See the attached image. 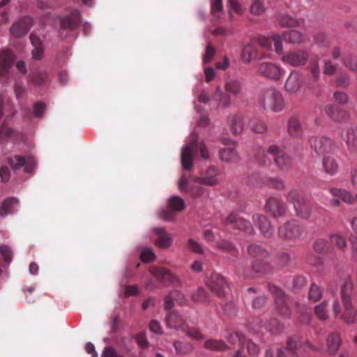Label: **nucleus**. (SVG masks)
Instances as JSON below:
<instances>
[{
  "label": "nucleus",
  "mask_w": 357,
  "mask_h": 357,
  "mask_svg": "<svg viewBox=\"0 0 357 357\" xmlns=\"http://www.w3.org/2000/svg\"><path fill=\"white\" fill-rule=\"evenodd\" d=\"M257 42L260 46L266 50H270L272 47V43H273L276 53L278 54L282 53L283 47L281 37L278 33L273 34L271 38L261 36L257 39Z\"/></svg>",
  "instance_id": "393cba45"
},
{
  "label": "nucleus",
  "mask_w": 357,
  "mask_h": 357,
  "mask_svg": "<svg viewBox=\"0 0 357 357\" xmlns=\"http://www.w3.org/2000/svg\"><path fill=\"white\" fill-rule=\"evenodd\" d=\"M168 206L174 211L178 213L184 209L185 203L178 196H172L169 199Z\"/></svg>",
  "instance_id": "8fccbe9b"
},
{
  "label": "nucleus",
  "mask_w": 357,
  "mask_h": 357,
  "mask_svg": "<svg viewBox=\"0 0 357 357\" xmlns=\"http://www.w3.org/2000/svg\"><path fill=\"white\" fill-rule=\"evenodd\" d=\"M219 171L213 166L208 167L204 172L201 173L200 176H195V183L208 186H214L219 183Z\"/></svg>",
  "instance_id": "a211bd4d"
},
{
  "label": "nucleus",
  "mask_w": 357,
  "mask_h": 357,
  "mask_svg": "<svg viewBox=\"0 0 357 357\" xmlns=\"http://www.w3.org/2000/svg\"><path fill=\"white\" fill-rule=\"evenodd\" d=\"M312 318V314L310 312H306L304 308H302L299 311L298 320L301 324L308 325L310 323Z\"/></svg>",
  "instance_id": "338daca9"
},
{
  "label": "nucleus",
  "mask_w": 357,
  "mask_h": 357,
  "mask_svg": "<svg viewBox=\"0 0 357 357\" xmlns=\"http://www.w3.org/2000/svg\"><path fill=\"white\" fill-rule=\"evenodd\" d=\"M307 348L311 350H317V348L309 340L297 342L293 338H289L285 349L284 350L282 349H278L277 357H287V352L291 357H300L303 351Z\"/></svg>",
  "instance_id": "20e7f679"
},
{
  "label": "nucleus",
  "mask_w": 357,
  "mask_h": 357,
  "mask_svg": "<svg viewBox=\"0 0 357 357\" xmlns=\"http://www.w3.org/2000/svg\"><path fill=\"white\" fill-rule=\"evenodd\" d=\"M18 204V200L14 197L4 200L0 207V216L4 217L13 212V208Z\"/></svg>",
  "instance_id": "de8ad7c7"
},
{
  "label": "nucleus",
  "mask_w": 357,
  "mask_h": 357,
  "mask_svg": "<svg viewBox=\"0 0 357 357\" xmlns=\"http://www.w3.org/2000/svg\"><path fill=\"white\" fill-rule=\"evenodd\" d=\"M173 347L178 355H186L192 352L194 347L192 343L188 341L176 340Z\"/></svg>",
  "instance_id": "e433bc0d"
},
{
  "label": "nucleus",
  "mask_w": 357,
  "mask_h": 357,
  "mask_svg": "<svg viewBox=\"0 0 357 357\" xmlns=\"http://www.w3.org/2000/svg\"><path fill=\"white\" fill-rule=\"evenodd\" d=\"M304 232V227L296 220L292 219L278 227V236L285 241H296Z\"/></svg>",
  "instance_id": "7ed1b4c3"
},
{
  "label": "nucleus",
  "mask_w": 357,
  "mask_h": 357,
  "mask_svg": "<svg viewBox=\"0 0 357 357\" xmlns=\"http://www.w3.org/2000/svg\"><path fill=\"white\" fill-rule=\"evenodd\" d=\"M225 226L227 229H236L248 234H253L255 230L251 223L239 216L238 213L233 212L225 220Z\"/></svg>",
  "instance_id": "6e6552de"
},
{
  "label": "nucleus",
  "mask_w": 357,
  "mask_h": 357,
  "mask_svg": "<svg viewBox=\"0 0 357 357\" xmlns=\"http://www.w3.org/2000/svg\"><path fill=\"white\" fill-rule=\"evenodd\" d=\"M324 289L315 283H312L310 286L308 298L313 302L319 301L323 296Z\"/></svg>",
  "instance_id": "09e8293b"
},
{
  "label": "nucleus",
  "mask_w": 357,
  "mask_h": 357,
  "mask_svg": "<svg viewBox=\"0 0 357 357\" xmlns=\"http://www.w3.org/2000/svg\"><path fill=\"white\" fill-rule=\"evenodd\" d=\"M342 137L349 151H357V126H351L344 128Z\"/></svg>",
  "instance_id": "5701e85b"
},
{
  "label": "nucleus",
  "mask_w": 357,
  "mask_h": 357,
  "mask_svg": "<svg viewBox=\"0 0 357 357\" xmlns=\"http://www.w3.org/2000/svg\"><path fill=\"white\" fill-rule=\"evenodd\" d=\"M252 220L255 225L259 227L264 237L269 238L273 236L274 228L266 216L261 214H255L252 216Z\"/></svg>",
  "instance_id": "6ab92c4d"
},
{
  "label": "nucleus",
  "mask_w": 357,
  "mask_h": 357,
  "mask_svg": "<svg viewBox=\"0 0 357 357\" xmlns=\"http://www.w3.org/2000/svg\"><path fill=\"white\" fill-rule=\"evenodd\" d=\"M157 238L155 245L160 248L167 249L172 243V238L169 233L164 228L157 227L153 229Z\"/></svg>",
  "instance_id": "c756f323"
},
{
  "label": "nucleus",
  "mask_w": 357,
  "mask_h": 357,
  "mask_svg": "<svg viewBox=\"0 0 357 357\" xmlns=\"http://www.w3.org/2000/svg\"><path fill=\"white\" fill-rule=\"evenodd\" d=\"M295 214L301 219L307 220L312 214V205L306 199L303 202L293 206Z\"/></svg>",
  "instance_id": "2f4dec72"
},
{
  "label": "nucleus",
  "mask_w": 357,
  "mask_h": 357,
  "mask_svg": "<svg viewBox=\"0 0 357 357\" xmlns=\"http://www.w3.org/2000/svg\"><path fill=\"white\" fill-rule=\"evenodd\" d=\"M258 51L252 44H248L243 47L241 54L242 59L245 63H250L251 61L257 58Z\"/></svg>",
  "instance_id": "4c0bfd02"
},
{
  "label": "nucleus",
  "mask_w": 357,
  "mask_h": 357,
  "mask_svg": "<svg viewBox=\"0 0 357 357\" xmlns=\"http://www.w3.org/2000/svg\"><path fill=\"white\" fill-rule=\"evenodd\" d=\"M287 133L294 139H301L304 135V130L298 117L291 116L287 122Z\"/></svg>",
  "instance_id": "a878e982"
},
{
  "label": "nucleus",
  "mask_w": 357,
  "mask_h": 357,
  "mask_svg": "<svg viewBox=\"0 0 357 357\" xmlns=\"http://www.w3.org/2000/svg\"><path fill=\"white\" fill-rule=\"evenodd\" d=\"M228 341L229 343L232 344H236V343H238V345L241 347H244V344L245 343V337L243 335H242L241 333H231L228 337Z\"/></svg>",
  "instance_id": "bf43d9fd"
},
{
  "label": "nucleus",
  "mask_w": 357,
  "mask_h": 357,
  "mask_svg": "<svg viewBox=\"0 0 357 357\" xmlns=\"http://www.w3.org/2000/svg\"><path fill=\"white\" fill-rule=\"evenodd\" d=\"M140 257L143 262L149 263L155 259V255L151 248H144L141 253Z\"/></svg>",
  "instance_id": "774afa93"
},
{
  "label": "nucleus",
  "mask_w": 357,
  "mask_h": 357,
  "mask_svg": "<svg viewBox=\"0 0 357 357\" xmlns=\"http://www.w3.org/2000/svg\"><path fill=\"white\" fill-rule=\"evenodd\" d=\"M227 125L234 135L241 134L245 126L243 115L240 112L229 115Z\"/></svg>",
  "instance_id": "4be33fe9"
},
{
  "label": "nucleus",
  "mask_w": 357,
  "mask_h": 357,
  "mask_svg": "<svg viewBox=\"0 0 357 357\" xmlns=\"http://www.w3.org/2000/svg\"><path fill=\"white\" fill-rule=\"evenodd\" d=\"M190 142L186 144L181 152V164L185 170H190L194 165L193 158L198 149L202 158L208 159L209 153L203 142H198V136L195 134L191 136Z\"/></svg>",
  "instance_id": "f257e3e1"
},
{
  "label": "nucleus",
  "mask_w": 357,
  "mask_h": 357,
  "mask_svg": "<svg viewBox=\"0 0 357 357\" xmlns=\"http://www.w3.org/2000/svg\"><path fill=\"white\" fill-rule=\"evenodd\" d=\"M267 153L273 157L275 164L281 172H287L291 169V156L282 151L278 145H270L267 149Z\"/></svg>",
  "instance_id": "39448f33"
},
{
  "label": "nucleus",
  "mask_w": 357,
  "mask_h": 357,
  "mask_svg": "<svg viewBox=\"0 0 357 357\" xmlns=\"http://www.w3.org/2000/svg\"><path fill=\"white\" fill-rule=\"evenodd\" d=\"M250 129L257 133H264L267 130L266 125L260 119H253L250 122Z\"/></svg>",
  "instance_id": "864d4df0"
},
{
  "label": "nucleus",
  "mask_w": 357,
  "mask_h": 357,
  "mask_svg": "<svg viewBox=\"0 0 357 357\" xmlns=\"http://www.w3.org/2000/svg\"><path fill=\"white\" fill-rule=\"evenodd\" d=\"M178 188L181 192H188L194 198L201 197L206 190L202 186L190 184L184 175L181 176L180 178Z\"/></svg>",
  "instance_id": "412c9836"
},
{
  "label": "nucleus",
  "mask_w": 357,
  "mask_h": 357,
  "mask_svg": "<svg viewBox=\"0 0 357 357\" xmlns=\"http://www.w3.org/2000/svg\"><path fill=\"white\" fill-rule=\"evenodd\" d=\"M266 184L278 190H283L286 188L284 181L278 177H270L266 181Z\"/></svg>",
  "instance_id": "5fc2aeb1"
},
{
  "label": "nucleus",
  "mask_w": 357,
  "mask_h": 357,
  "mask_svg": "<svg viewBox=\"0 0 357 357\" xmlns=\"http://www.w3.org/2000/svg\"><path fill=\"white\" fill-rule=\"evenodd\" d=\"M313 249L317 253H325L328 249V241L324 238L316 240L313 244Z\"/></svg>",
  "instance_id": "13d9d810"
},
{
  "label": "nucleus",
  "mask_w": 357,
  "mask_h": 357,
  "mask_svg": "<svg viewBox=\"0 0 357 357\" xmlns=\"http://www.w3.org/2000/svg\"><path fill=\"white\" fill-rule=\"evenodd\" d=\"M191 298L193 301L199 303H208L211 301L208 293L203 287H199L194 291Z\"/></svg>",
  "instance_id": "c03bdc74"
},
{
  "label": "nucleus",
  "mask_w": 357,
  "mask_h": 357,
  "mask_svg": "<svg viewBox=\"0 0 357 357\" xmlns=\"http://www.w3.org/2000/svg\"><path fill=\"white\" fill-rule=\"evenodd\" d=\"M247 252L254 260L266 259L270 257V252L261 245L252 243L248 246Z\"/></svg>",
  "instance_id": "cd10ccee"
},
{
  "label": "nucleus",
  "mask_w": 357,
  "mask_h": 357,
  "mask_svg": "<svg viewBox=\"0 0 357 357\" xmlns=\"http://www.w3.org/2000/svg\"><path fill=\"white\" fill-rule=\"evenodd\" d=\"M331 192L335 197H340L344 202L348 204H355L356 195L354 196L347 190L341 188H332Z\"/></svg>",
  "instance_id": "f704fd0d"
},
{
  "label": "nucleus",
  "mask_w": 357,
  "mask_h": 357,
  "mask_svg": "<svg viewBox=\"0 0 357 357\" xmlns=\"http://www.w3.org/2000/svg\"><path fill=\"white\" fill-rule=\"evenodd\" d=\"M264 260L260 259L252 261V268L255 273L268 274L272 271V265Z\"/></svg>",
  "instance_id": "c9c22d12"
},
{
  "label": "nucleus",
  "mask_w": 357,
  "mask_h": 357,
  "mask_svg": "<svg viewBox=\"0 0 357 357\" xmlns=\"http://www.w3.org/2000/svg\"><path fill=\"white\" fill-rule=\"evenodd\" d=\"M183 331L185 333L186 336L190 339L201 340L204 338L201 331L195 327L186 326Z\"/></svg>",
  "instance_id": "603ef678"
},
{
  "label": "nucleus",
  "mask_w": 357,
  "mask_h": 357,
  "mask_svg": "<svg viewBox=\"0 0 357 357\" xmlns=\"http://www.w3.org/2000/svg\"><path fill=\"white\" fill-rule=\"evenodd\" d=\"M267 151L259 150L256 155V160L259 164L264 166H269L271 164V159L267 155Z\"/></svg>",
  "instance_id": "e2e57ef3"
},
{
  "label": "nucleus",
  "mask_w": 357,
  "mask_h": 357,
  "mask_svg": "<svg viewBox=\"0 0 357 357\" xmlns=\"http://www.w3.org/2000/svg\"><path fill=\"white\" fill-rule=\"evenodd\" d=\"M215 54V49L211 43H208L206 47L205 54L203 57V63L204 64L209 63L213 58Z\"/></svg>",
  "instance_id": "69168bd1"
},
{
  "label": "nucleus",
  "mask_w": 357,
  "mask_h": 357,
  "mask_svg": "<svg viewBox=\"0 0 357 357\" xmlns=\"http://www.w3.org/2000/svg\"><path fill=\"white\" fill-rule=\"evenodd\" d=\"M323 169L328 174L334 175L338 171V164L336 160L331 157H324L322 161Z\"/></svg>",
  "instance_id": "79ce46f5"
},
{
  "label": "nucleus",
  "mask_w": 357,
  "mask_h": 357,
  "mask_svg": "<svg viewBox=\"0 0 357 357\" xmlns=\"http://www.w3.org/2000/svg\"><path fill=\"white\" fill-rule=\"evenodd\" d=\"M33 26V19L29 16H24L16 20L10 26L9 31L15 38H20L26 36Z\"/></svg>",
  "instance_id": "9b49d317"
},
{
  "label": "nucleus",
  "mask_w": 357,
  "mask_h": 357,
  "mask_svg": "<svg viewBox=\"0 0 357 357\" xmlns=\"http://www.w3.org/2000/svg\"><path fill=\"white\" fill-rule=\"evenodd\" d=\"M333 98L335 102L340 105H347L349 102V95L342 91H335Z\"/></svg>",
  "instance_id": "052dcab7"
},
{
  "label": "nucleus",
  "mask_w": 357,
  "mask_h": 357,
  "mask_svg": "<svg viewBox=\"0 0 357 357\" xmlns=\"http://www.w3.org/2000/svg\"><path fill=\"white\" fill-rule=\"evenodd\" d=\"M265 209L273 218H280L285 215L287 206L282 199L273 197L266 200Z\"/></svg>",
  "instance_id": "dca6fc26"
},
{
  "label": "nucleus",
  "mask_w": 357,
  "mask_h": 357,
  "mask_svg": "<svg viewBox=\"0 0 357 357\" xmlns=\"http://www.w3.org/2000/svg\"><path fill=\"white\" fill-rule=\"evenodd\" d=\"M342 344V338L340 333L334 332L331 333L326 340L327 351L334 356L337 354Z\"/></svg>",
  "instance_id": "7c9ffc66"
},
{
  "label": "nucleus",
  "mask_w": 357,
  "mask_h": 357,
  "mask_svg": "<svg viewBox=\"0 0 357 357\" xmlns=\"http://www.w3.org/2000/svg\"><path fill=\"white\" fill-rule=\"evenodd\" d=\"M353 288L354 284L350 279H347L344 281L342 289H341V298L342 303H351V298L353 296Z\"/></svg>",
  "instance_id": "72a5a7b5"
},
{
  "label": "nucleus",
  "mask_w": 357,
  "mask_h": 357,
  "mask_svg": "<svg viewBox=\"0 0 357 357\" xmlns=\"http://www.w3.org/2000/svg\"><path fill=\"white\" fill-rule=\"evenodd\" d=\"M257 73L271 80L279 81L284 74V69L275 63L264 61L258 64Z\"/></svg>",
  "instance_id": "423d86ee"
},
{
  "label": "nucleus",
  "mask_w": 357,
  "mask_h": 357,
  "mask_svg": "<svg viewBox=\"0 0 357 357\" xmlns=\"http://www.w3.org/2000/svg\"><path fill=\"white\" fill-rule=\"evenodd\" d=\"M213 98L218 102L220 105L223 107H228L231 103L230 96L229 94L225 93L219 86H218L215 89Z\"/></svg>",
  "instance_id": "49530a36"
},
{
  "label": "nucleus",
  "mask_w": 357,
  "mask_h": 357,
  "mask_svg": "<svg viewBox=\"0 0 357 357\" xmlns=\"http://www.w3.org/2000/svg\"><path fill=\"white\" fill-rule=\"evenodd\" d=\"M326 114L334 122L342 123L350 118V112L346 109L335 104H328L325 106Z\"/></svg>",
  "instance_id": "2eb2a0df"
},
{
  "label": "nucleus",
  "mask_w": 357,
  "mask_h": 357,
  "mask_svg": "<svg viewBox=\"0 0 357 357\" xmlns=\"http://www.w3.org/2000/svg\"><path fill=\"white\" fill-rule=\"evenodd\" d=\"M314 314L320 320H326L328 319V312L326 310V303H321L314 307Z\"/></svg>",
  "instance_id": "680f3d73"
},
{
  "label": "nucleus",
  "mask_w": 357,
  "mask_h": 357,
  "mask_svg": "<svg viewBox=\"0 0 357 357\" xmlns=\"http://www.w3.org/2000/svg\"><path fill=\"white\" fill-rule=\"evenodd\" d=\"M343 63L346 68L357 73V56L348 54L343 58Z\"/></svg>",
  "instance_id": "3c124183"
},
{
  "label": "nucleus",
  "mask_w": 357,
  "mask_h": 357,
  "mask_svg": "<svg viewBox=\"0 0 357 357\" xmlns=\"http://www.w3.org/2000/svg\"><path fill=\"white\" fill-rule=\"evenodd\" d=\"M221 160L228 162H236L238 159V155L234 148H225L221 149L219 153Z\"/></svg>",
  "instance_id": "58836bf2"
},
{
  "label": "nucleus",
  "mask_w": 357,
  "mask_h": 357,
  "mask_svg": "<svg viewBox=\"0 0 357 357\" xmlns=\"http://www.w3.org/2000/svg\"><path fill=\"white\" fill-rule=\"evenodd\" d=\"M0 253L3 258V260L7 264H10L13 259V251L7 245H2L0 246Z\"/></svg>",
  "instance_id": "0e129e2a"
},
{
  "label": "nucleus",
  "mask_w": 357,
  "mask_h": 357,
  "mask_svg": "<svg viewBox=\"0 0 357 357\" xmlns=\"http://www.w3.org/2000/svg\"><path fill=\"white\" fill-rule=\"evenodd\" d=\"M165 322L168 328L182 331L187 326L186 320L176 311L167 313L165 316Z\"/></svg>",
  "instance_id": "b1692460"
},
{
  "label": "nucleus",
  "mask_w": 357,
  "mask_h": 357,
  "mask_svg": "<svg viewBox=\"0 0 357 357\" xmlns=\"http://www.w3.org/2000/svg\"><path fill=\"white\" fill-rule=\"evenodd\" d=\"M225 89L234 96H238L242 91L241 82L236 79H228L225 83Z\"/></svg>",
  "instance_id": "37998d69"
},
{
  "label": "nucleus",
  "mask_w": 357,
  "mask_h": 357,
  "mask_svg": "<svg viewBox=\"0 0 357 357\" xmlns=\"http://www.w3.org/2000/svg\"><path fill=\"white\" fill-rule=\"evenodd\" d=\"M263 107L275 112H281L285 105L282 93L275 88L266 89L261 100Z\"/></svg>",
  "instance_id": "f03ea898"
},
{
  "label": "nucleus",
  "mask_w": 357,
  "mask_h": 357,
  "mask_svg": "<svg viewBox=\"0 0 357 357\" xmlns=\"http://www.w3.org/2000/svg\"><path fill=\"white\" fill-rule=\"evenodd\" d=\"M303 84L302 75L298 71L293 70L289 75L285 82V90L290 94H295L299 91Z\"/></svg>",
  "instance_id": "aec40b11"
},
{
  "label": "nucleus",
  "mask_w": 357,
  "mask_h": 357,
  "mask_svg": "<svg viewBox=\"0 0 357 357\" xmlns=\"http://www.w3.org/2000/svg\"><path fill=\"white\" fill-rule=\"evenodd\" d=\"M15 56L10 50H3L0 52V76H4L12 66Z\"/></svg>",
  "instance_id": "bb28decb"
},
{
  "label": "nucleus",
  "mask_w": 357,
  "mask_h": 357,
  "mask_svg": "<svg viewBox=\"0 0 357 357\" xmlns=\"http://www.w3.org/2000/svg\"><path fill=\"white\" fill-rule=\"evenodd\" d=\"M150 273L165 285H180L178 279L166 268L153 266L150 268Z\"/></svg>",
  "instance_id": "4468645a"
},
{
  "label": "nucleus",
  "mask_w": 357,
  "mask_h": 357,
  "mask_svg": "<svg viewBox=\"0 0 357 357\" xmlns=\"http://www.w3.org/2000/svg\"><path fill=\"white\" fill-rule=\"evenodd\" d=\"M343 312L341 313V307L337 301L333 303V310L335 316H340V319L347 324H354L357 322V309L355 308L352 302L342 303Z\"/></svg>",
  "instance_id": "1a4fd4ad"
},
{
  "label": "nucleus",
  "mask_w": 357,
  "mask_h": 357,
  "mask_svg": "<svg viewBox=\"0 0 357 357\" xmlns=\"http://www.w3.org/2000/svg\"><path fill=\"white\" fill-rule=\"evenodd\" d=\"M8 163L14 171H17L23 167L26 173H31L36 168V162L33 158H24L20 155H15L8 158Z\"/></svg>",
  "instance_id": "f8f14e48"
},
{
  "label": "nucleus",
  "mask_w": 357,
  "mask_h": 357,
  "mask_svg": "<svg viewBox=\"0 0 357 357\" xmlns=\"http://www.w3.org/2000/svg\"><path fill=\"white\" fill-rule=\"evenodd\" d=\"M208 289L217 296L223 297L227 283L225 278L219 273H213L206 282Z\"/></svg>",
  "instance_id": "ddd939ff"
},
{
  "label": "nucleus",
  "mask_w": 357,
  "mask_h": 357,
  "mask_svg": "<svg viewBox=\"0 0 357 357\" xmlns=\"http://www.w3.org/2000/svg\"><path fill=\"white\" fill-rule=\"evenodd\" d=\"M309 69L314 80H319L320 77V68L318 58H316L310 62Z\"/></svg>",
  "instance_id": "6e6d98bb"
},
{
  "label": "nucleus",
  "mask_w": 357,
  "mask_h": 357,
  "mask_svg": "<svg viewBox=\"0 0 357 357\" xmlns=\"http://www.w3.org/2000/svg\"><path fill=\"white\" fill-rule=\"evenodd\" d=\"M61 26L66 29H75L81 22L80 13L78 10H73L70 15L61 18Z\"/></svg>",
  "instance_id": "c85d7f7f"
},
{
  "label": "nucleus",
  "mask_w": 357,
  "mask_h": 357,
  "mask_svg": "<svg viewBox=\"0 0 357 357\" xmlns=\"http://www.w3.org/2000/svg\"><path fill=\"white\" fill-rule=\"evenodd\" d=\"M278 22L282 26L295 27L298 25L297 20L290 15H282L278 19Z\"/></svg>",
  "instance_id": "4d7b16f0"
},
{
  "label": "nucleus",
  "mask_w": 357,
  "mask_h": 357,
  "mask_svg": "<svg viewBox=\"0 0 357 357\" xmlns=\"http://www.w3.org/2000/svg\"><path fill=\"white\" fill-rule=\"evenodd\" d=\"M216 247L222 250H224L232 256H237L238 255V250L235 245L227 240L223 239L216 243Z\"/></svg>",
  "instance_id": "a18cd8bd"
},
{
  "label": "nucleus",
  "mask_w": 357,
  "mask_h": 357,
  "mask_svg": "<svg viewBox=\"0 0 357 357\" xmlns=\"http://www.w3.org/2000/svg\"><path fill=\"white\" fill-rule=\"evenodd\" d=\"M282 38L289 43H301L303 41V35L298 31L290 30L282 34Z\"/></svg>",
  "instance_id": "a19ab883"
},
{
  "label": "nucleus",
  "mask_w": 357,
  "mask_h": 357,
  "mask_svg": "<svg viewBox=\"0 0 357 357\" xmlns=\"http://www.w3.org/2000/svg\"><path fill=\"white\" fill-rule=\"evenodd\" d=\"M268 289L270 293L274 296L275 302L278 313L284 317H289L291 310L287 305V297L285 293L273 284H268Z\"/></svg>",
  "instance_id": "0eeeda50"
},
{
  "label": "nucleus",
  "mask_w": 357,
  "mask_h": 357,
  "mask_svg": "<svg viewBox=\"0 0 357 357\" xmlns=\"http://www.w3.org/2000/svg\"><path fill=\"white\" fill-rule=\"evenodd\" d=\"M312 149L319 154L329 153L333 150L332 140L326 136H313L310 139Z\"/></svg>",
  "instance_id": "f3484780"
},
{
  "label": "nucleus",
  "mask_w": 357,
  "mask_h": 357,
  "mask_svg": "<svg viewBox=\"0 0 357 357\" xmlns=\"http://www.w3.org/2000/svg\"><path fill=\"white\" fill-rule=\"evenodd\" d=\"M281 60L283 63L294 68H301L305 66L309 61L308 52L303 50H292L284 54Z\"/></svg>",
  "instance_id": "9d476101"
},
{
  "label": "nucleus",
  "mask_w": 357,
  "mask_h": 357,
  "mask_svg": "<svg viewBox=\"0 0 357 357\" xmlns=\"http://www.w3.org/2000/svg\"><path fill=\"white\" fill-rule=\"evenodd\" d=\"M204 348L211 351H222L229 347L223 340L209 339L204 342Z\"/></svg>",
  "instance_id": "ea45409f"
},
{
  "label": "nucleus",
  "mask_w": 357,
  "mask_h": 357,
  "mask_svg": "<svg viewBox=\"0 0 357 357\" xmlns=\"http://www.w3.org/2000/svg\"><path fill=\"white\" fill-rule=\"evenodd\" d=\"M285 198L293 206L307 199L303 191L297 188H291L286 195Z\"/></svg>",
  "instance_id": "473e14b6"
}]
</instances>
